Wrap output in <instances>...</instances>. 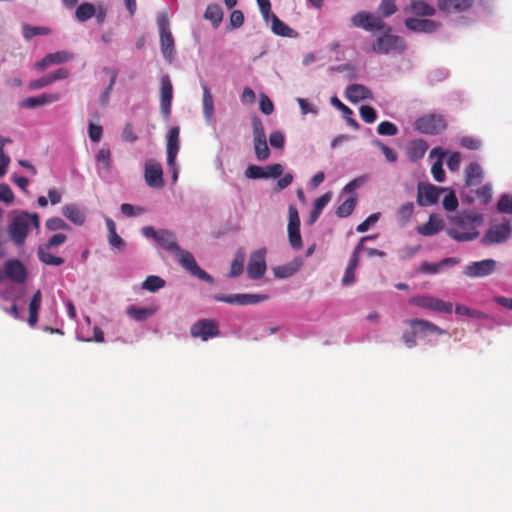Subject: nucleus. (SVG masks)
Segmentation results:
<instances>
[{"instance_id":"25","label":"nucleus","mask_w":512,"mask_h":512,"mask_svg":"<svg viewBox=\"0 0 512 512\" xmlns=\"http://www.w3.org/2000/svg\"><path fill=\"white\" fill-rule=\"evenodd\" d=\"M60 98L59 94L57 93H44L42 95H39L37 97H28L20 102V106L23 108L33 109L38 106H43L47 104L54 103L58 101Z\"/></svg>"},{"instance_id":"44","label":"nucleus","mask_w":512,"mask_h":512,"mask_svg":"<svg viewBox=\"0 0 512 512\" xmlns=\"http://www.w3.org/2000/svg\"><path fill=\"white\" fill-rule=\"evenodd\" d=\"M375 238H376V236H364L361 238L360 242L355 247V249L349 259V263H348V267H347L348 271H353L356 268V266L358 264L359 253L363 249V243L367 240H373Z\"/></svg>"},{"instance_id":"5","label":"nucleus","mask_w":512,"mask_h":512,"mask_svg":"<svg viewBox=\"0 0 512 512\" xmlns=\"http://www.w3.org/2000/svg\"><path fill=\"white\" fill-rule=\"evenodd\" d=\"M406 47V41L403 37L389 32L378 37L372 44V50L378 54L402 53Z\"/></svg>"},{"instance_id":"23","label":"nucleus","mask_w":512,"mask_h":512,"mask_svg":"<svg viewBox=\"0 0 512 512\" xmlns=\"http://www.w3.org/2000/svg\"><path fill=\"white\" fill-rule=\"evenodd\" d=\"M179 134H180L179 127L173 126L168 130L167 135H166L167 161L170 164L174 163V159H176L177 154L180 149Z\"/></svg>"},{"instance_id":"41","label":"nucleus","mask_w":512,"mask_h":512,"mask_svg":"<svg viewBox=\"0 0 512 512\" xmlns=\"http://www.w3.org/2000/svg\"><path fill=\"white\" fill-rule=\"evenodd\" d=\"M96 13V9L93 4L85 2L80 4L75 12V16L79 22H86L92 18Z\"/></svg>"},{"instance_id":"19","label":"nucleus","mask_w":512,"mask_h":512,"mask_svg":"<svg viewBox=\"0 0 512 512\" xmlns=\"http://www.w3.org/2000/svg\"><path fill=\"white\" fill-rule=\"evenodd\" d=\"M145 181L152 188H162L164 186L163 170L159 163L149 160L145 165Z\"/></svg>"},{"instance_id":"42","label":"nucleus","mask_w":512,"mask_h":512,"mask_svg":"<svg viewBox=\"0 0 512 512\" xmlns=\"http://www.w3.org/2000/svg\"><path fill=\"white\" fill-rule=\"evenodd\" d=\"M245 263V253L243 251H238L231 263L230 267V277H238L243 273Z\"/></svg>"},{"instance_id":"17","label":"nucleus","mask_w":512,"mask_h":512,"mask_svg":"<svg viewBox=\"0 0 512 512\" xmlns=\"http://www.w3.org/2000/svg\"><path fill=\"white\" fill-rule=\"evenodd\" d=\"M351 21L353 26L363 28L366 31L380 30L385 26L381 19L365 11L353 15Z\"/></svg>"},{"instance_id":"58","label":"nucleus","mask_w":512,"mask_h":512,"mask_svg":"<svg viewBox=\"0 0 512 512\" xmlns=\"http://www.w3.org/2000/svg\"><path fill=\"white\" fill-rule=\"evenodd\" d=\"M264 169H265L264 179H268V178L275 179V178L280 177L283 174V166L280 163H274V164L267 165L264 167Z\"/></svg>"},{"instance_id":"22","label":"nucleus","mask_w":512,"mask_h":512,"mask_svg":"<svg viewBox=\"0 0 512 512\" xmlns=\"http://www.w3.org/2000/svg\"><path fill=\"white\" fill-rule=\"evenodd\" d=\"M474 0H437L438 9L445 14L462 13L468 10Z\"/></svg>"},{"instance_id":"8","label":"nucleus","mask_w":512,"mask_h":512,"mask_svg":"<svg viewBox=\"0 0 512 512\" xmlns=\"http://www.w3.org/2000/svg\"><path fill=\"white\" fill-rule=\"evenodd\" d=\"M408 302L411 305L418 306L436 313L449 314L453 310V304L451 302H446L429 295L414 296L411 297Z\"/></svg>"},{"instance_id":"48","label":"nucleus","mask_w":512,"mask_h":512,"mask_svg":"<svg viewBox=\"0 0 512 512\" xmlns=\"http://www.w3.org/2000/svg\"><path fill=\"white\" fill-rule=\"evenodd\" d=\"M48 29L46 27L41 26H30V25H23V37L26 40H30L31 38L38 36V35H47Z\"/></svg>"},{"instance_id":"30","label":"nucleus","mask_w":512,"mask_h":512,"mask_svg":"<svg viewBox=\"0 0 512 512\" xmlns=\"http://www.w3.org/2000/svg\"><path fill=\"white\" fill-rule=\"evenodd\" d=\"M438 156V160L432 165L431 167V173L433 175V178L437 182H443L445 180V171L443 169V162L442 159L445 156V152L441 147H435L430 152V157Z\"/></svg>"},{"instance_id":"10","label":"nucleus","mask_w":512,"mask_h":512,"mask_svg":"<svg viewBox=\"0 0 512 512\" xmlns=\"http://www.w3.org/2000/svg\"><path fill=\"white\" fill-rule=\"evenodd\" d=\"M265 257V248L255 250L250 254L246 270L249 279L258 280L264 276L267 269Z\"/></svg>"},{"instance_id":"15","label":"nucleus","mask_w":512,"mask_h":512,"mask_svg":"<svg viewBox=\"0 0 512 512\" xmlns=\"http://www.w3.org/2000/svg\"><path fill=\"white\" fill-rule=\"evenodd\" d=\"M497 262L493 259H484L471 262L464 268V274L469 277L478 278L492 274L496 269Z\"/></svg>"},{"instance_id":"53","label":"nucleus","mask_w":512,"mask_h":512,"mask_svg":"<svg viewBox=\"0 0 512 512\" xmlns=\"http://www.w3.org/2000/svg\"><path fill=\"white\" fill-rule=\"evenodd\" d=\"M377 132L383 136H394L398 133V128L390 121H382L377 127Z\"/></svg>"},{"instance_id":"12","label":"nucleus","mask_w":512,"mask_h":512,"mask_svg":"<svg viewBox=\"0 0 512 512\" xmlns=\"http://www.w3.org/2000/svg\"><path fill=\"white\" fill-rule=\"evenodd\" d=\"M512 233L509 223H501L491 226L481 238L483 245L501 244L507 241Z\"/></svg>"},{"instance_id":"27","label":"nucleus","mask_w":512,"mask_h":512,"mask_svg":"<svg viewBox=\"0 0 512 512\" xmlns=\"http://www.w3.org/2000/svg\"><path fill=\"white\" fill-rule=\"evenodd\" d=\"M302 265L303 260L300 257H296L287 264L274 267L273 273L276 278L285 279L296 273Z\"/></svg>"},{"instance_id":"57","label":"nucleus","mask_w":512,"mask_h":512,"mask_svg":"<svg viewBox=\"0 0 512 512\" xmlns=\"http://www.w3.org/2000/svg\"><path fill=\"white\" fill-rule=\"evenodd\" d=\"M120 211L126 217H136L144 213V208L140 206H133L129 203H123L120 206Z\"/></svg>"},{"instance_id":"59","label":"nucleus","mask_w":512,"mask_h":512,"mask_svg":"<svg viewBox=\"0 0 512 512\" xmlns=\"http://www.w3.org/2000/svg\"><path fill=\"white\" fill-rule=\"evenodd\" d=\"M380 218V213H373L369 215L362 223H360L356 231L359 233H364L370 229L371 226L376 224Z\"/></svg>"},{"instance_id":"60","label":"nucleus","mask_w":512,"mask_h":512,"mask_svg":"<svg viewBox=\"0 0 512 512\" xmlns=\"http://www.w3.org/2000/svg\"><path fill=\"white\" fill-rule=\"evenodd\" d=\"M264 172V167L252 164L246 168L244 174L248 179H264Z\"/></svg>"},{"instance_id":"31","label":"nucleus","mask_w":512,"mask_h":512,"mask_svg":"<svg viewBox=\"0 0 512 512\" xmlns=\"http://www.w3.org/2000/svg\"><path fill=\"white\" fill-rule=\"evenodd\" d=\"M42 303V295L41 290H36L29 301V316L27 319V323L30 327H35L38 322V313Z\"/></svg>"},{"instance_id":"34","label":"nucleus","mask_w":512,"mask_h":512,"mask_svg":"<svg viewBox=\"0 0 512 512\" xmlns=\"http://www.w3.org/2000/svg\"><path fill=\"white\" fill-rule=\"evenodd\" d=\"M330 103L333 107L340 110L343 114V118L345 119L346 123L353 127L354 129L359 128L358 122L352 117L353 111L346 106L344 103H342L337 96H333L330 99Z\"/></svg>"},{"instance_id":"36","label":"nucleus","mask_w":512,"mask_h":512,"mask_svg":"<svg viewBox=\"0 0 512 512\" xmlns=\"http://www.w3.org/2000/svg\"><path fill=\"white\" fill-rule=\"evenodd\" d=\"M457 262L458 261L456 260V258H445V259H443V260H441L440 262H437V263L424 262L420 266V271L425 273V274H437L444 267L453 266Z\"/></svg>"},{"instance_id":"21","label":"nucleus","mask_w":512,"mask_h":512,"mask_svg":"<svg viewBox=\"0 0 512 512\" xmlns=\"http://www.w3.org/2000/svg\"><path fill=\"white\" fill-rule=\"evenodd\" d=\"M345 97L351 103L357 104L364 100L373 99V93L365 85L354 83L346 87Z\"/></svg>"},{"instance_id":"1","label":"nucleus","mask_w":512,"mask_h":512,"mask_svg":"<svg viewBox=\"0 0 512 512\" xmlns=\"http://www.w3.org/2000/svg\"><path fill=\"white\" fill-rule=\"evenodd\" d=\"M141 234L147 239H153L164 250L174 253L177 262L191 276L209 285L214 284L213 277L197 264L193 254L178 245L176 235L173 231L169 229L156 230L152 226H144L141 229Z\"/></svg>"},{"instance_id":"43","label":"nucleus","mask_w":512,"mask_h":512,"mask_svg":"<svg viewBox=\"0 0 512 512\" xmlns=\"http://www.w3.org/2000/svg\"><path fill=\"white\" fill-rule=\"evenodd\" d=\"M357 204L356 196L347 198L336 210V215L340 218H346L352 214Z\"/></svg>"},{"instance_id":"56","label":"nucleus","mask_w":512,"mask_h":512,"mask_svg":"<svg viewBox=\"0 0 512 512\" xmlns=\"http://www.w3.org/2000/svg\"><path fill=\"white\" fill-rule=\"evenodd\" d=\"M359 112L362 120L365 121L366 123H373L377 119V112L370 105H362L360 107Z\"/></svg>"},{"instance_id":"49","label":"nucleus","mask_w":512,"mask_h":512,"mask_svg":"<svg viewBox=\"0 0 512 512\" xmlns=\"http://www.w3.org/2000/svg\"><path fill=\"white\" fill-rule=\"evenodd\" d=\"M117 75H118V72L116 70H114L110 77L108 86L105 88V90L101 93V95L99 97V101L102 106H106L109 102L111 91L113 90V87L117 80Z\"/></svg>"},{"instance_id":"33","label":"nucleus","mask_w":512,"mask_h":512,"mask_svg":"<svg viewBox=\"0 0 512 512\" xmlns=\"http://www.w3.org/2000/svg\"><path fill=\"white\" fill-rule=\"evenodd\" d=\"M331 200V192H327L323 194L322 196L318 197L313 202V208L309 215V224H313L316 222L319 218V216L322 213V210L327 206V204Z\"/></svg>"},{"instance_id":"47","label":"nucleus","mask_w":512,"mask_h":512,"mask_svg":"<svg viewBox=\"0 0 512 512\" xmlns=\"http://www.w3.org/2000/svg\"><path fill=\"white\" fill-rule=\"evenodd\" d=\"M372 144L378 148H380V150L382 151V153L384 154L386 160L390 163H394L397 161V153L390 147H388L387 145H385L381 140L379 139H374L372 141Z\"/></svg>"},{"instance_id":"29","label":"nucleus","mask_w":512,"mask_h":512,"mask_svg":"<svg viewBox=\"0 0 512 512\" xmlns=\"http://www.w3.org/2000/svg\"><path fill=\"white\" fill-rule=\"evenodd\" d=\"M428 149V143L423 139L411 141L407 146V156L410 161L417 162L422 159Z\"/></svg>"},{"instance_id":"26","label":"nucleus","mask_w":512,"mask_h":512,"mask_svg":"<svg viewBox=\"0 0 512 512\" xmlns=\"http://www.w3.org/2000/svg\"><path fill=\"white\" fill-rule=\"evenodd\" d=\"M465 183L468 187L476 186L482 183L484 172L481 165L477 162L470 163L464 171Z\"/></svg>"},{"instance_id":"38","label":"nucleus","mask_w":512,"mask_h":512,"mask_svg":"<svg viewBox=\"0 0 512 512\" xmlns=\"http://www.w3.org/2000/svg\"><path fill=\"white\" fill-rule=\"evenodd\" d=\"M63 215L76 225H82L85 222V214L74 204L63 207Z\"/></svg>"},{"instance_id":"39","label":"nucleus","mask_w":512,"mask_h":512,"mask_svg":"<svg viewBox=\"0 0 512 512\" xmlns=\"http://www.w3.org/2000/svg\"><path fill=\"white\" fill-rule=\"evenodd\" d=\"M442 228V222L440 220H434L433 216H430L427 223L418 226L417 231L422 236H434L441 231Z\"/></svg>"},{"instance_id":"6","label":"nucleus","mask_w":512,"mask_h":512,"mask_svg":"<svg viewBox=\"0 0 512 512\" xmlns=\"http://www.w3.org/2000/svg\"><path fill=\"white\" fill-rule=\"evenodd\" d=\"M157 25L160 35L161 53L168 63H172L174 60L175 44L169 28L168 18L165 15H160L157 19Z\"/></svg>"},{"instance_id":"55","label":"nucleus","mask_w":512,"mask_h":512,"mask_svg":"<svg viewBox=\"0 0 512 512\" xmlns=\"http://www.w3.org/2000/svg\"><path fill=\"white\" fill-rule=\"evenodd\" d=\"M369 179V176L367 174L361 175L349 183H347L344 188L342 189V193H352L357 188L361 187L365 182H367Z\"/></svg>"},{"instance_id":"51","label":"nucleus","mask_w":512,"mask_h":512,"mask_svg":"<svg viewBox=\"0 0 512 512\" xmlns=\"http://www.w3.org/2000/svg\"><path fill=\"white\" fill-rule=\"evenodd\" d=\"M253 138L256 141H265L266 135L262 121L258 117L252 118Z\"/></svg>"},{"instance_id":"63","label":"nucleus","mask_w":512,"mask_h":512,"mask_svg":"<svg viewBox=\"0 0 512 512\" xmlns=\"http://www.w3.org/2000/svg\"><path fill=\"white\" fill-rule=\"evenodd\" d=\"M460 145L469 150H479L482 146V142L472 136H464L460 139Z\"/></svg>"},{"instance_id":"3","label":"nucleus","mask_w":512,"mask_h":512,"mask_svg":"<svg viewBox=\"0 0 512 512\" xmlns=\"http://www.w3.org/2000/svg\"><path fill=\"white\" fill-rule=\"evenodd\" d=\"M450 227L447 235L457 242H470L479 237L477 227L483 222V215L473 210H461L448 217Z\"/></svg>"},{"instance_id":"50","label":"nucleus","mask_w":512,"mask_h":512,"mask_svg":"<svg viewBox=\"0 0 512 512\" xmlns=\"http://www.w3.org/2000/svg\"><path fill=\"white\" fill-rule=\"evenodd\" d=\"M255 155L258 161H265L270 156L267 140L254 142Z\"/></svg>"},{"instance_id":"52","label":"nucleus","mask_w":512,"mask_h":512,"mask_svg":"<svg viewBox=\"0 0 512 512\" xmlns=\"http://www.w3.org/2000/svg\"><path fill=\"white\" fill-rule=\"evenodd\" d=\"M395 1L396 0H381L378 8L379 13L385 18L393 15L397 11Z\"/></svg>"},{"instance_id":"61","label":"nucleus","mask_w":512,"mask_h":512,"mask_svg":"<svg viewBox=\"0 0 512 512\" xmlns=\"http://www.w3.org/2000/svg\"><path fill=\"white\" fill-rule=\"evenodd\" d=\"M497 209L501 213L512 214V198L508 194L501 195Z\"/></svg>"},{"instance_id":"13","label":"nucleus","mask_w":512,"mask_h":512,"mask_svg":"<svg viewBox=\"0 0 512 512\" xmlns=\"http://www.w3.org/2000/svg\"><path fill=\"white\" fill-rule=\"evenodd\" d=\"M160 111L163 117L168 120L171 114L173 99V86L168 74H164L160 79Z\"/></svg>"},{"instance_id":"46","label":"nucleus","mask_w":512,"mask_h":512,"mask_svg":"<svg viewBox=\"0 0 512 512\" xmlns=\"http://www.w3.org/2000/svg\"><path fill=\"white\" fill-rule=\"evenodd\" d=\"M288 239L291 247L299 250L303 246L300 227H288Z\"/></svg>"},{"instance_id":"54","label":"nucleus","mask_w":512,"mask_h":512,"mask_svg":"<svg viewBox=\"0 0 512 512\" xmlns=\"http://www.w3.org/2000/svg\"><path fill=\"white\" fill-rule=\"evenodd\" d=\"M46 228L50 231L70 229L69 225L60 217H52L46 221Z\"/></svg>"},{"instance_id":"62","label":"nucleus","mask_w":512,"mask_h":512,"mask_svg":"<svg viewBox=\"0 0 512 512\" xmlns=\"http://www.w3.org/2000/svg\"><path fill=\"white\" fill-rule=\"evenodd\" d=\"M164 286V279L156 275H150L142 282L140 288H163Z\"/></svg>"},{"instance_id":"18","label":"nucleus","mask_w":512,"mask_h":512,"mask_svg":"<svg viewBox=\"0 0 512 512\" xmlns=\"http://www.w3.org/2000/svg\"><path fill=\"white\" fill-rule=\"evenodd\" d=\"M444 191V188H439L432 184L425 185L420 183L418 185L417 203L420 206L436 204L440 194Z\"/></svg>"},{"instance_id":"45","label":"nucleus","mask_w":512,"mask_h":512,"mask_svg":"<svg viewBox=\"0 0 512 512\" xmlns=\"http://www.w3.org/2000/svg\"><path fill=\"white\" fill-rule=\"evenodd\" d=\"M413 211L414 204L412 202H407L401 205L397 210V217L399 222H401L402 225H405L412 217Z\"/></svg>"},{"instance_id":"32","label":"nucleus","mask_w":512,"mask_h":512,"mask_svg":"<svg viewBox=\"0 0 512 512\" xmlns=\"http://www.w3.org/2000/svg\"><path fill=\"white\" fill-rule=\"evenodd\" d=\"M269 21H271V30L275 35L290 38L297 36V32L280 20L275 14L270 16Z\"/></svg>"},{"instance_id":"14","label":"nucleus","mask_w":512,"mask_h":512,"mask_svg":"<svg viewBox=\"0 0 512 512\" xmlns=\"http://www.w3.org/2000/svg\"><path fill=\"white\" fill-rule=\"evenodd\" d=\"M27 278V269L18 259H9L4 263V279L22 284Z\"/></svg>"},{"instance_id":"28","label":"nucleus","mask_w":512,"mask_h":512,"mask_svg":"<svg viewBox=\"0 0 512 512\" xmlns=\"http://www.w3.org/2000/svg\"><path fill=\"white\" fill-rule=\"evenodd\" d=\"M158 310V306L151 304L147 307H138L132 305L127 308V315L136 321H144L153 316Z\"/></svg>"},{"instance_id":"40","label":"nucleus","mask_w":512,"mask_h":512,"mask_svg":"<svg viewBox=\"0 0 512 512\" xmlns=\"http://www.w3.org/2000/svg\"><path fill=\"white\" fill-rule=\"evenodd\" d=\"M204 17L211 21L214 28H217L223 19L222 8L218 4H209L206 8Z\"/></svg>"},{"instance_id":"35","label":"nucleus","mask_w":512,"mask_h":512,"mask_svg":"<svg viewBox=\"0 0 512 512\" xmlns=\"http://www.w3.org/2000/svg\"><path fill=\"white\" fill-rule=\"evenodd\" d=\"M96 162L98 164V173L102 177L105 173H109L112 166L111 152L107 148H102L96 154Z\"/></svg>"},{"instance_id":"20","label":"nucleus","mask_w":512,"mask_h":512,"mask_svg":"<svg viewBox=\"0 0 512 512\" xmlns=\"http://www.w3.org/2000/svg\"><path fill=\"white\" fill-rule=\"evenodd\" d=\"M201 88L203 91L202 97V109L205 122L208 125H214V99L211 93V89L207 82L201 81Z\"/></svg>"},{"instance_id":"9","label":"nucleus","mask_w":512,"mask_h":512,"mask_svg":"<svg viewBox=\"0 0 512 512\" xmlns=\"http://www.w3.org/2000/svg\"><path fill=\"white\" fill-rule=\"evenodd\" d=\"M190 334L193 338H199L202 341H207L219 336V324L213 319H200L191 326Z\"/></svg>"},{"instance_id":"24","label":"nucleus","mask_w":512,"mask_h":512,"mask_svg":"<svg viewBox=\"0 0 512 512\" xmlns=\"http://www.w3.org/2000/svg\"><path fill=\"white\" fill-rule=\"evenodd\" d=\"M407 323L416 335H426L427 333H435L437 335L446 334L444 329L438 327L428 320L411 319Z\"/></svg>"},{"instance_id":"4","label":"nucleus","mask_w":512,"mask_h":512,"mask_svg":"<svg viewBox=\"0 0 512 512\" xmlns=\"http://www.w3.org/2000/svg\"><path fill=\"white\" fill-rule=\"evenodd\" d=\"M30 226L36 229L39 228L40 221L37 213L22 211L12 219L8 226V233L11 241L16 246H21L25 243Z\"/></svg>"},{"instance_id":"37","label":"nucleus","mask_w":512,"mask_h":512,"mask_svg":"<svg viewBox=\"0 0 512 512\" xmlns=\"http://www.w3.org/2000/svg\"><path fill=\"white\" fill-rule=\"evenodd\" d=\"M50 248L39 246L37 249V256L39 260L49 266H60L65 260L62 257L55 256L50 252Z\"/></svg>"},{"instance_id":"64","label":"nucleus","mask_w":512,"mask_h":512,"mask_svg":"<svg viewBox=\"0 0 512 512\" xmlns=\"http://www.w3.org/2000/svg\"><path fill=\"white\" fill-rule=\"evenodd\" d=\"M443 208L447 211H455L458 207V199L453 191L445 195L442 201Z\"/></svg>"},{"instance_id":"7","label":"nucleus","mask_w":512,"mask_h":512,"mask_svg":"<svg viewBox=\"0 0 512 512\" xmlns=\"http://www.w3.org/2000/svg\"><path fill=\"white\" fill-rule=\"evenodd\" d=\"M414 128L422 134L437 135L446 129V122L440 115L428 114L419 117Z\"/></svg>"},{"instance_id":"2","label":"nucleus","mask_w":512,"mask_h":512,"mask_svg":"<svg viewBox=\"0 0 512 512\" xmlns=\"http://www.w3.org/2000/svg\"><path fill=\"white\" fill-rule=\"evenodd\" d=\"M404 11L412 14V16L404 20V25L410 32L417 34H433L442 26L440 21L427 18L436 14V8L424 0H411Z\"/></svg>"},{"instance_id":"11","label":"nucleus","mask_w":512,"mask_h":512,"mask_svg":"<svg viewBox=\"0 0 512 512\" xmlns=\"http://www.w3.org/2000/svg\"><path fill=\"white\" fill-rule=\"evenodd\" d=\"M268 294H224L218 293L214 295V299L217 301L225 302L231 305H249L256 304L261 301L267 300Z\"/></svg>"},{"instance_id":"16","label":"nucleus","mask_w":512,"mask_h":512,"mask_svg":"<svg viewBox=\"0 0 512 512\" xmlns=\"http://www.w3.org/2000/svg\"><path fill=\"white\" fill-rule=\"evenodd\" d=\"M493 189L491 183H486L475 191L470 190L468 194L461 193V199L464 203L472 204L477 198L479 205L486 206L492 201Z\"/></svg>"}]
</instances>
